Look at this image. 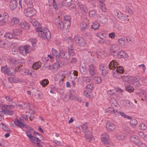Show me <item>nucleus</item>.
Wrapping results in <instances>:
<instances>
[{
	"instance_id": "f257e3e1",
	"label": "nucleus",
	"mask_w": 147,
	"mask_h": 147,
	"mask_svg": "<svg viewBox=\"0 0 147 147\" xmlns=\"http://www.w3.org/2000/svg\"><path fill=\"white\" fill-rule=\"evenodd\" d=\"M35 30L38 32V36L42 39H45V38L47 39H50L51 33L47 27H44L42 29L41 25H39L38 27L36 28Z\"/></svg>"
},
{
	"instance_id": "f03ea898",
	"label": "nucleus",
	"mask_w": 147,
	"mask_h": 147,
	"mask_svg": "<svg viewBox=\"0 0 147 147\" xmlns=\"http://www.w3.org/2000/svg\"><path fill=\"white\" fill-rule=\"evenodd\" d=\"M13 107L12 105H0V121L4 119L3 115L5 114L11 115L14 113V111L12 110L5 109L3 108L10 109L11 107Z\"/></svg>"
},
{
	"instance_id": "7ed1b4c3",
	"label": "nucleus",
	"mask_w": 147,
	"mask_h": 147,
	"mask_svg": "<svg viewBox=\"0 0 147 147\" xmlns=\"http://www.w3.org/2000/svg\"><path fill=\"white\" fill-rule=\"evenodd\" d=\"M117 65L118 64H117V62L114 60H113L108 65V67L110 69H115V72L121 74L123 73L124 72V69L123 67L121 66H119L116 68Z\"/></svg>"
},
{
	"instance_id": "20e7f679",
	"label": "nucleus",
	"mask_w": 147,
	"mask_h": 147,
	"mask_svg": "<svg viewBox=\"0 0 147 147\" xmlns=\"http://www.w3.org/2000/svg\"><path fill=\"white\" fill-rule=\"evenodd\" d=\"M18 49L20 54L24 56L26 55L32 50L30 46L28 45L20 46L19 47Z\"/></svg>"
},
{
	"instance_id": "39448f33",
	"label": "nucleus",
	"mask_w": 147,
	"mask_h": 147,
	"mask_svg": "<svg viewBox=\"0 0 147 147\" xmlns=\"http://www.w3.org/2000/svg\"><path fill=\"white\" fill-rule=\"evenodd\" d=\"M52 53L56 57V60L57 62L59 61L60 58H64V53L63 51H60L59 52V55H58V52L57 51L53 48L52 49Z\"/></svg>"
},
{
	"instance_id": "423d86ee",
	"label": "nucleus",
	"mask_w": 147,
	"mask_h": 147,
	"mask_svg": "<svg viewBox=\"0 0 147 147\" xmlns=\"http://www.w3.org/2000/svg\"><path fill=\"white\" fill-rule=\"evenodd\" d=\"M74 40L76 43L80 46H84L86 44L85 40L81 37L75 36L74 37Z\"/></svg>"
},
{
	"instance_id": "0eeeda50",
	"label": "nucleus",
	"mask_w": 147,
	"mask_h": 147,
	"mask_svg": "<svg viewBox=\"0 0 147 147\" xmlns=\"http://www.w3.org/2000/svg\"><path fill=\"white\" fill-rule=\"evenodd\" d=\"M24 12L25 15L28 17H31L36 13L35 10L32 7H27L24 10Z\"/></svg>"
},
{
	"instance_id": "6e6552de",
	"label": "nucleus",
	"mask_w": 147,
	"mask_h": 147,
	"mask_svg": "<svg viewBox=\"0 0 147 147\" xmlns=\"http://www.w3.org/2000/svg\"><path fill=\"white\" fill-rule=\"evenodd\" d=\"M109 136L106 133L101 135V141L102 144L107 146L109 144Z\"/></svg>"
},
{
	"instance_id": "1a4fd4ad",
	"label": "nucleus",
	"mask_w": 147,
	"mask_h": 147,
	"mask_svg": "<svg viewBox=\"0 0 147 147\" xmlns=\"http://www.w3.org/2000/svg\"><path fill=\"white\" fill-rule=\"evenodd\" d=\"M114 12L115 15L118 17L119 19L121 21H124L127 19V17H128V16H126L121 13L120 12H119L117 11H115Z\"/></svg>"
},
{
	"instance_id": "9d476101",
	"label": "nucleus",
	"mask_w": 147,
	"mask_h": 147,
	"mask_svg": "<svg viewBox=\"0 0 147 147\" xmlns=\"http://www.w3.org/2000/svg\"><path fill=\"white\" fill-rule=\"evenodd\" d=\"M129 139L131 142L136 144V145L139 144V142L140 141L138 137L136 135H133L130 136Z\"/></svg>"
},
{
	"instance_id": "9b49d317",
	"label": "nucleus",
	"mask_w": 147,
	"mask_h": 147,
	"mask_svg": "<svg viewBox=\"0 0 147 147\" xmlns=\"http://www.w3.org/2000/svg\"><path fill=\"white\" fill-rule=\"evenodd\" d=\"M14 123L16 125L22 129L26 126L25 125V123L22 122L20 119H15L14 121Z\"/></svg>"
},
{
	"instance_id": "f8f14e48",
	"label": "nucleus",
	"mask_w": 147,
	"mask_h": 147,
	"mask_svg": "<svg viewBox=\"0 0 147 147\" xmlns=\"http://www.w3.org/2000/svg\"><path fill=\"white\" fill-rule=\"evenodd\" d=\"M106 128L109 131L111 132L115 128V125L110 121H108L106 124Z\"/></svg>"
},
{
	"instance_id": "ddd939ff",
	"label": "nucleus",
	"mask_w": 147,
	"mask_h": 147,
	"mask_svg": "<svg viewBox=\"0 0 147 147\" xmlns=\"http://www.w3.org/2000/svg\"><path fill=\"white\" fill-rule=\"evenodd\" d=\"M96 66L93 64L89 65V72L90 75L91 76H93L95 75Z\"/></svg>"
},
{
	"instance_id": "4468645a",
	"label": "nucleus",
	"mask_w": 147,
	"mask_h": 147,
	"mask_svg": "<svg viewBox=\"0 0 147 147\" xmlns=\"http://www.w3.org/2000/svg\"><path fill=\"white\" fill-rule=\"evenodd\" d=\"M30 26L29 23L26 22H22L20 23L18 25V27L19 28H21L26 30H27L29 29Z\"/></svg>"
},
{
	"instance_id": "2eb2a0df",
	"label": "nucleus",
	"mask_w": 147,
	"mask_h": 147,
	"mask_svg": "<svg viewBox=\"0 0 147 147\" xmlns=\"http://www.w3.org/2000/svg\"><path fill=\"white\" fill-rule=\"evenodd\" d=\"M124 85L126 90L129 92H133L134 89L133 87L131 86L130 84L128 82H126L124 83Z\"/></svg>"
},
{
	"instance_id": "dca6fc26",
	"label": "nucleus",
	"mask_w": 147,
	"mask_h": 147,
	"mask_svg": "<svg viewBox=\"0 0 147 147\" xmlns=\"http://www.w3.org/2000/svg\"><path fill=\"white\" fill-rule=\"evenodd\" d=\"M55 23L60 30L63 29L64 28L63 23L62 22L61 20L59 18L55 19Z\"/></svg>"
},
{
	"instance_id": "f3484780",
	"label": "nucleus",
	"mask_w": 147,
	"mask_h": 147,
	"mask_svg": "<svg viewBox=\"0 0 147 147\" xmlns=\"http://www.w3.org/2000/svg\"><path fill=\"white\" fill-rule=\"evenodd\" d=\"M88 26L87 24L84 22H82L80 24V28L81 30L84 31L88 29Z\"/></svg>"
},
{
	"instance_id": "a211bd4d",
	"label": "nucleus",
	"mask_w": 147,
	"mask_h": 147,
	"mask_svg": "<svg viewBox=\"0 0 147 147\" xmlns=\"http://www.w3.org/2000/svg\"><path fill=\"white\" fill-rule=\"evenodd\" d=\"M84 134L87 140L90 142L92 140V137L91 133L88 130H86L84 131Z\"/></svg>"
},
{
	"instance_id": "6ab92c4d",
	"label": "nucleus",
	"mask_w": 147,
	"mask_h": 147,
	"mask_svg": "<svg viewBox=\"0 0 147 147\" xmlns=\"http://www.w3.org/2000/svg\"><path fill=\"white\" fill-rule=\"evenodd\" d=\"M77 5L78 7L79 8L84 12L85 13H87L88 12V10L86 5H83L81 3H77Z\"/></svg>"
},
{
	"instance_id": "aec40b11",
	"label": "nucleus",
	"mask_w": 147,
	"mask_h": 147,
	"mask_svg": "<svg viewBox=\"0 0 147 147\" xmlns=\"http://www.w3.org/2000/svg\"><path fill=\"white\" fill-rule=\"evenodd\" d=\"M107 111L108 113H110L116 115L119 114L117 110L115 108L109 107L107 109Z\"/></svg>"
},
{
	"instance_id": "412c9836",
	"label": "nucleus",
	"mask_w": 147,
	"mask_h": 147,
	"mask_svg": "<svg viewBox=\"0 0 147 147\" xmlns=\"http://www.w3.org/2000/svg\"><path fill=\"white\" fill-rule=\"evenodd\" d=\"M18 2L17 1H10L9 6L11 10H13L17 7Z\"/></svg>"
},
{
	"instance_id": "4be33fe9",
	"label": "nucleus",
	"mask_w": 147,
	"mask_h": 147,
	"mask_svg": "<svg viewBox=\"0 0 147 147\" xmlns=\"http://www.w3.org/2000/svg\"><path fill=\"white\" fill-rule=\"evenodd\" d=\"M26 134L28 137L30 138V141L31 142H35V139L36 137L33 136L29 131H26Z\"/></svg>"
},
{
	"instance_id": "5701e85b",
	"label": "nucleus",
	"mask_w": 147,
	"mask_h": 147,
	"mask_svg": "<svg viewBox=\"0 0 147 147\" xmlns=\"http://www.w3.org/2000/svg\"><path fill=\"white\" fill-rule=\"evenodd\" d=\"M67 48L68 50V53L70 55L72 56L74 55V48L72 44H71L67 46Z\"/></svg>"
},
{
	"instance_id": "b1692460",
	"label": "nucleus",
	"mask_w": 147,
	"mask_h": 147,
	"mask_svg": "<svg viewBox=\"0 0 147 147\" xmlns=\"http://www.w3.org/2000/svg\"><path fill=\"white\" fill-rule=\"evenodd\" d=\"M110 103L112 106H114L115 107L119 106L117 103V101L114 98H112L110 99Z\"/></svg>"
},
{
	"instance_id": "393cba45",
	"label": "nucleus",
	"mask_w": 147,
	"mask_h": 147,
	"mask_svg": "<svg viewBox=\"0 0 147 147\" xmlns=\"http://www.w3.org/2000/svg\"><path fill=\"white\" fill-rule=\"evenodd\" d=\"M127 55L126 53L123 51H121L119 52L117 55L118 58H121L126 57Z\"/></svg>"
},
{
	"instance_id": "a878e982",
	"label": "nucleus",
	"mask_w": 147,
	"mask_h": 147,
	"mask_svg": "<svg viewBox=\"0 0 147 147\" xmlns=\"http://www.w3.org/2000/svg\"><path fill=\"white\" fill-rule=\"evenodd\" d=\"M20 19L18 18L14 17L11 20V23L12 25L16 24L19 23Z\"/></svg>"
},
{
	"instance_id": "bb28decb",
	"label": "nucleus",
	"mask_w": 147,
	"mask_h": 147,
	"mask_svg": "<svg viewBox=\"0 0 147 147\" xmlns=\"http://www.w3.org/2000/svg\"><path fill=\"white\" fill-rule=\"evenodd\" d=\"M19 3L21 9L24 8L27 6V1H19Z\"/></svg>"
},
{
	"instance_id": "cd10ccee",
	"label": "nucleus",
	"mask_w": 147,
	"mask_h": 147,
	"mask_svg": "<svg viewBox=\"0 0 147 147\" xmlns=\"http://www.w3.org/2000/svg\"><path fill=\"white\" fill-rule=\"evenodd\" d=\"M80 70L81 73L83 74H86L87 72V70L85 66L80 65Z\"/></svg>"
},
{
	"instance_id": "c85d7f7f",
	"label": "nucleus",
	"mask_w": 147,
	"mask_h": 147,
	"mask_svg": "<svg viewBox=\"0 0 147 147\" xmlns=\"http://www.w3.org/2000/svg\"><path fill=\"white\" fill-rule=\"evenodd\" d=\"M99 1L100 5L102 11L104 12H106L107 9H106L105 5L104 3V1Z\"/></svg>"
},
{
	"instance_id": "c756f323",
	"label": "nucleus",
	"mask_w": 147,
	"mask_h": 147,
	"mask_svg": "<svg viewBox=\"0 0 147 147\" xmlns=\"http://www.w3.org/2000/svg\"><path fill=\"white\" fill-rule=\"evenodd\" d=\"M41 66L40 63L39 62H35L32 65V68L35 70H37Z\"/></svg>"
},
{
	"instance_id": "7c9ffc66",
	"label": "nucleus",
	"mask_w": 147,
	"mask_h": 147,
	"mask_svg": "<svg viewBox=\"0 0 147 147\" xmlns=\"http://www.w3.org/2000/svg\"><path fill=\"white\" fill-rule=\"evenodd\" d=\"M100 18V21L102 24H106L107 22L108 18L106 16H102Z\"/></svg>"
},
{
	"instance_id": "2f4dec72",
	"label": "nucleus",
	"mask_w": 147,
	"mask_h": 147,
	"mask_svg": "<svg viewBox=\"0 0 147 147\" xmlns=\"http://www.w3.org/2000/svg\"><path fill=\"white\" fill-rule=\"evenodd\" d=\"M125 38H120L118 39V42L119 44L121 47H123L125 46Z\"/></svg>"
},
{
	"instance_id": "473e14b6",
	"label": "nucleus",
	"mask_w": 147,
	"mask_h": 147,
	"mask_svg": "<svg viewBox=\"0 0 147 147\" xmlns=\"http://www.w3.org/2000/svg\"><path fill=\"white\" fill-rule=\"evenodd\" d=\"M30 22L34 26H36V28L38 27V25H41L39 23L34 19H32L31 20Z\"/></svg>"
},
{
	"instance_id": "72a5a7b5",
	"label": "nucleus",
	"mask_w": 147,
	"mask_h": 147,
	"mask_svg": "<svg viewBox=\"0 0 147 147\" xmlns=\"http://www.w3.org/2000/svg\"><path fill=\"white\" fill-rule=\"evenodd\" d=\"M130 125L132 127H135L137 124V121L135 119H133L130 122Z\"/></svg>"
},
{
	"instance_id": "f704fd0d",
	"label": "nucleus",
	"mask_w": 147,
	"mask_h": 147,
	"mask_svg": "<svg viewBox=\"0 0 147 147\" xmlns=\"http://www.w3.org/2000/svg\"><path fill=\"white\" fill-rule=\"evenodd\" d=\"M4 36L5 38L9 39H11L14 38L13 35L11 32H8L5 34Z\"/></svg>"
},
{
	"instance_id": "c9c22d12",
	"label": "nucleus",
	"mask_w": 147,
	"mask_h": 147,
	"mask_svg": "<svg viewBox=\"0 0 147 147\" xmlns=\"http://www.w3.org/2000/svg\"><path fill=\"white\" fill-rule=\"evenodd\" d=\"M42 93L39 90H37L34 93V96L36 98L38 99H40L41 98Z\"/></svg>"
},
{
	"instance_id": "e433bc0d",
	"label": "nucleus",
	"mask_w": 147,
	"mask_h": 147,
	"mask_svg": "<svg viewBox=\"0 0 147 147\" xmlns=\"http://www.w3.org/2000/svg\"><path fill=\"white\" fill-rule=\"evenodd\" d=\"M22 30L20 29H16L13 30V33L16 35H19L21 34Z\"/></svg>"
},
{
	"instance_id": "4c0bfd02",
	"label": "nucleus",
	"mask_w": 147,
	"mask_h": 147,
	"mask_svg": "<svg viewBox=\"0 0 147 147\" xmlns=\"http://www.w3.org/2000/svg\"><path fill=\"white\" fill-rule=\"evenodd\" d=\"M6 41V39H2L0 40V48L4 47Z\"/></svg>"
},
{
	"instance_id": "58836bf2",
	"label": "nucleus",
	"mask_w": 147,
	"mask_h": 147,
	"mask_svg": "<svg viewBox=\"0 0 147 147\" xmlns=\"http://www.w3.org/2000/svg\"><path fill=\"white\" fill-rule=\"evenodd\" d=\"M126 137L125 134H123L118 135L117 136V140H120L125 139Z\"/></svg>"
},
{
	"instance_id": "ea45409f",
	"label": "nucleus",
	"mask_w": 147,
	"mask_h": 147,
	"mask_svg": "<svg viewBox=\"0 0 147 147\" xmlns=\"http://www.w3.org/2000/svg\"><path fill=\"white\" fill-rule=\"evenodd\" d=\"M49 83V81L47 79H45L42 80L40 82V83L43 86H46Z\"/></svg>"
},
{
	"instance_id": "a19ab883",
	"label": "nucleus",
	"mask_w": 147,
	"mask_h": 147,
	"mask_svg": "<svg viewBox=\"0 0 147 147\" xmlns=\"http://www.w3.org/2000/svg\"><path fill=\"white\" fill-rule=\"evenodd\" d=\"M124 12L127 14H131L132 13V10L127 6L125 7Z\"/></svg>"
},
{
	"instance_id": "79ce46f5",
	"label": "nucleus",
	"mask_w": 147,
	"mask_h": 147,
	"mask_svg": "<svg viewBox=\"0 0 147 147\" xmlns=\"http://www.w3.org/2000/svg\"><path fill=\"white\" fill-rule=\"evenodd\" d=\"M110 49L118 51L119 49L118 46L117 44L113 45L111 47Z\"/></svg>"
},
{
	"instance_id": "37998d69",
	"label": "nucleus",
	"mask_w": 147,
	"mask_h": 147,
	"mask_svg": "<svg viewBox=\"0 0 147 147\" xmlns=\"http://www.w3.org/2000/svg\"><path fill=\"white\" fill-rule=\"evenodd\" d=\"M65 40L69 45L72 44V39L71 37H65Z\"/></svg>"
},
{
	"instance_id": "c03bdc74",
	"label": "nucleus",
	"mask_w": 147,
	"mask_h": 147,
	"mask_svg": "<svg viewBox=\"0 0 147 147\" xmlns=\"http://www.w3.org/2000/svg\"><path fill=\"white\" fill-rule=\"evenodd\" d=\"M0 126L2 129H3L6 131H8L10 130L9 129L8 127L6 126L3 123L1 124Z\"/></svg>"
},
{
	"instance_id": "a18cd8bd",
	"label": "nucleus",
	"mask_w": 147,
	"mask_h": 147,
	"mask_svg": "<svg viewBox=\"0 0 147 147\" xmlns=\"http://www.w3.org/2000/svg\"><path fill=\"white\" fill-rule=\"evenodd\" d=\"M9 81L10 82H16L18 81V78L15 77H10L8 78Z\"/></svg>"
},
{
	"instance_id": "49530a36",
	"label": "nucleus",
	"mask_w": 147,
	"mask_h": 147,
	"mask_svg": "<svg viewBox=\"0 0 147 147\" xmlns=\"http://www.w3.org/2000/svg\"><path fill=\"white\" fill-rule=\"evenodd\" d=\"M69 99L71 100H74L76 98H77V96H76L75 94H72L70 92L69 94Z\"/></svg>"
},
{
	"instance_id": "de8ad7c7",
	"label": "nucleus",
	"mask_w": 147,
	"mask_h": 147,
	"mask_svg": "<svg viewBox=\"0 0 147 147\" xmlns=\"http://www.w3.org/2000/svg\"><path fill=\"white\" fill-rule=\"evenodd\" d=\"M1 20H0V25H3L5 23H6L8 21V19L6 18H3Z\"/></svg>"
},
{
	"instance_id": "09e8293b",
	"label": "nucleus",
	"mask_w": 147,
	"mask_h": 147,
	"mask_svg": "<svg viewBox=\"0 0 147 147\" xmlns=\"http://www.w3.org/2000/svg\"><path fill=\"white\" fill-rule=\"evenodd\" d=\"M139 129L142 130H144L147 128L146 125L144 123H142L140 124L139 126Z\"/></svg>"
},
{
	"instance_id": "8fccbe9b",
	"label": "nucleus",
	"mask_w": 147,
	"mask_h": 147,
	"mask_svg": "<svg viewBox=\"0 0 147 147\" xmlns=\"http://www.w3.org/2000/svg\"><path fill=\"white\" fill-rule=\"evenodd\" d=\"M37 40L36 38H32L30 39L29 42L33 46H34L36 43Z\"/></svg>"
},
{
	"instance_id": "3c124183",
	"label": "nucleus",
	"mask_w": 147,
	"mask_h": 147,
	"mask_svg": "<svg viewBox=\"0 0 147 147\" xmlns=\"http://www.w3.org/2000/svg\"><path fill=\"white\" fill-rule=\"evenodd\" d=\"M69 8L73 11H75L76 10V6L75 4H72L70 5Z\"/></svg>"
},
{
	"instance_id": "603ef678",
	"label": "nucleus",
	"mask_w": 147,
	"mask_h": 147,
	"mask_svg": "<svg viewBox=\"0 0 147 147\" xmlns=\"http://www.w3.org/2000/svg\"><path fill=\"white\" fill-rule=\"evenodd\" d=\"M10 62H11L13 64H17L19 62V61L18 60H17L14 58H11L9 60Z\"/></svg>"
},
{
	"instance_id": "864d4df0",
	"label": "nucleus",
	"mask_w": 147,
	"mask_h": 147,
	"mask_svg": "<svg viewBox=\"0 0 147 147\" xmlns=\"http://www.w3.org/2000/svg\"><path fill=\"white\" fill-rule=\"evenodd\" d=\"M89 15L90 17L94 18L95 16L96 12L94 10L90 11H89Z\"/></svg>"
},
{
	"instance_id": "5fc2aeb1",
	"label": "nucleus",
	"mask_w": 147,
	"mask_h": 147,
	"mask_svg": "<svg viewBox=\"0 0 147 147\" xmlns=\"http://www.w3.org/2000/svg\"><path fill=\"white\" fill-rule=\"evenodd\" d=\"M64 72L60 71L59 73V79H64Z\"/></svg>"
},
{
	"instance_id": "6e6d98bb",
	"label": "nucleus",
	"mask_w": 147,
	"mask_h": 147,
	"mask_svg": "<svg viewBox=\"0 0 147 147\" xmlns=\"http://www.w3.org/2000/svg\"><path fill=\"white\" fill-rule=\"evenodd\" d=\"M84 82L86 83H87L89 82L91 80V78L90 77H84Z\"/></svg>"
},
{
	"instance_id": "4d7b16f0",
	"label": "nucleus",
	"mask_w": 147,
	"mask_h": 147,
	"mask_svg": "<svg viewBox=\"0 0 147 147\" xmlns=\"http://www.w3.org/2000/svg\"><path fill=\"white\" fill-rule=\"evenodd\" d=\"M71 26V21H67L65 22V29H68Z\"/></svg>"
},
{
	"instance_id": "13d9d810",
	"label": "nucleus",
	"mask_w": 147,
	"mask_h": 147,
	"mask_svg": "<svg viewBox=\"0 0 147 147\" xmlns=\"http://www.w3.org/2000/svg\"><path fill=\"white\" fill-rule=\"evenodd\" d=\"M59 92L60 94L61 95V97L62 99H63L64 98V91L63 89L60 88L59 90Z\"/></svg>"
},
{
	"instance_id": "bf43d9fd",
	"label": "nucleus",
	"mask_w": 147,
	"mask_h": 147,
	"mask_svg": "<svg viewBox=\"0 0 147 147\" xmlns=\"http://www.w3.org/2000/svg\"><path fill=\"white\" fill-rule=\"evenodd\" d=\"M99 25L97 23H93L91 26L92 28L94 29H98L99 27Z\"/></svg>"
},
{
	"instance_id": "052dcab7",
	"label": "nucleus",
	"mask_w": 147,
	"mask_h": 147,
	"mask_svg": "<svg viewBox=\"0 0 147 147\" xmlns=\"http://www.w3.org/2000/svg\"><path fill=\"white\" fill-rule=\"evenodd\" d=\"M94 80L96 81V83H99L101 82V78L100 77L98 76H95L94 78Z\"/></svg>"
},
{
	"instance_id": "680f3d73",
	"label": "nucleus",
	"mask_w": 147,
	"mask_h": 147,
	"mask_svg": "<svg viewBox=\"0 0 147 147\" xmlns=\"http://www.w3.org/2000/svg\"><path fill=\"white\" fill-rule=\"evenodd\" d=\"M115 77L118 79L122 78V76L120 74V73H117V72H115L113 73Z\"/></svg>"
},
{
	"instance_id": "e2e57ef3",
	"label": "nucleus",
	"mask_w": 147,
	"mask_h": 147,
	"mask_svg": "<svg viewBox=\"0 0 147 147\" xmlns=\"http://www.w3.org/2000/svg\"><path fill=\"white\" fill-rule=\"evenodd\" d=\"M27 1V6L28 7H32V2L31 1Z\"/></svg>"
},
{
	"instance_id": "0e129e2a",
	"label": "nucleus",
	"mask_w": 147,
	"mask_h": 147,
	"mask_svg": "<svg viewBox=\"0 0 147 147\" xmlns=\"http://www.w3.org/2000/svg\"><path fill=\"white\" fill-rule=\"evenodd\" d=\"M102 71V74L103 76H105L107 73L108 69L107 67L101 70Z\"/></svg>"
},
{
	"instance_id": "69168bd1",
	"label": "nucleus",
	"mask_w": 147,
	"mask_h": 147,
	"mask_svg": "<svg viewBox=\"0 0 147 147\" xmlns=\"http://www.w3.org/2000/svg\"><path fill=\"white\" fill-rule=\"evenodd\" d=\"M4 97L6 99V100L9 102L12 101L13 100V98L12 97L9 96H5Z\"/></svg>"
},
{
	"instance_id": "338daca9",
	"label": "nucleus",
	"mask_w": 147,
	"mask_h": 147,
	"mask_svg": "<svg viewBox=\"0 0 147 147\" xmlns=\"http://www.w3.org/2000/svg\"><path fill=\"white\" fill-rule=\"evenodd\" d=\"M137 145L139 147H147V146L141 140L139 142V144Z\"/></svg>"
},
{
	"instance_id": "774afa93",
	"label": "nucleus",
	"mask_w": 147,
	"mask_h": 147,
	"mask_svg": "<svg viewBox=\"0 0 147 147\" xmlns=\"http://www.w3.org/2000/svg\"><path fill=\"white\" fill-rule=\"evenodd\" d=\"M117 51H114L110 49L109 53L111 55H112L113 56H115L116 55H117Z\"/></svg>"
}]
</instances>
